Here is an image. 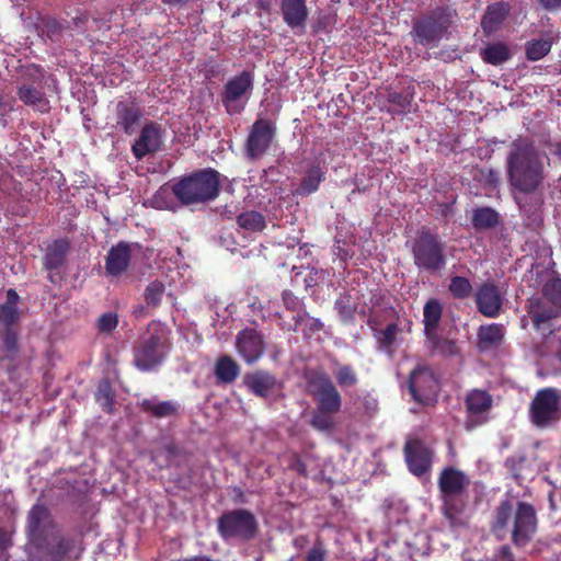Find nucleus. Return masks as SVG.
I'll return each instance as SVG.
<instances>
[{
	"mask_svg": "<svg viewBox=\"0 0 561 561\" xmlns=\"http://www.w3.org/2000/svg\"><path fill=\"white\" fill-rule=\"evenodd\" d=\"M27 561H79L85 550L82 536L61 533L48 506L35 503L26 515Z\"/></svg>",
	"mask_w": 561,
	"mask_h": 561,
	"instance_id": "1",
	"label": "nucleus"
},
{
	"mask_svg": "<svg viewBox=\"0 0 561 561\" xmlns=\"http://www.w3.org/2000/svg\"><path fill=\"white\" fill-rule=\"evenodd\" d=\"M170 193L184 206L209 203L220 193V173L211 168L201 169L181 176L171 188L161 186L153 196L156 206L171 208L167 202Z\"/></svg>",
	"mask_w": 561,
	"mask_h": 561,
	"instance_id": "2",
	"label": "nucleus"
},
{
	"mask_svg": "<svg viewBox=\"0 0 561 561\" xmlns=\"http://www.w3.org/2000/svg\"><path fill=\"white\" fill-rule=\"evenodd\" d=\"M506 174L511 187L523 194H533L542 185L545 167L533 141L518 138L511 144Z\"/></svg>",
	"mask_w": 561,
	"mask_h": 561,
	"instance_id": "3",
	"label": "nucleus"
},
{
	"mask_svg": "<svg viewBox=\"0 0 561 561\" xmlns=\"http://www.w3.org/2000/svg\"><path fill=\"white\" fill-rule=\"evenodd\" d=\"M510 522L512 543L516 548L528 546L538 530L539 520L535 506L525 501H518L515 506L508 499L501 501L490 524V530L496 539L505 538Z\"/></svg>",
	"mask_w": 561,
	"mask_h": 561,
	"instance_id": "4",
	"label": "nucleus"
},
{
	"mask_svg": "<svg viewBox=\"0 0 561 561\" xmlns=\"http://www.w3.org/2000/svg\"><path fill=\"white\" fill-rule=\"evenodd\" d=\"M169 329L152 320L138 336L133 347V365L142 373L156 370L170 351Z\"/></svg>",
	"mask_w": 561,
	"mask_h": 561,
	"instance_id": "5",
	"label": "nucleus"
},
{
	"mask_svg": "<svg viewBox=\"0 0 561 561\" xmlns=\"http://www.w3.org/2000/svg\"><path fill=\"white\" fill-rule=\"evenodd\" d=\"M413 264L420 273L438 275L447 266V243L436 232L420 228L411 241Z\"/></svg>",
	"mask_w": 561,
	"mask_h": 561,
	"instance_id": "6",
	"label": "nucleus"
},
{
	"mask_svg": "<svg viewBox=\"0 0 561 561\" xmlns=\"http://www.w3.org/2000/svg\"><path fill=\"white\" fill-rule=\"evenodd\" d=\"M450 25L449 9L436 7L413 20L410 35L415 44L424 47H435L443 39Z\"/></svg>",
	"mask_w": 561,
	"mask_h": 561,
	"instance_id": "7",
	"label": "nucleus"
},
{
	"mask_svg": "<svg viewBox=\"0 0 561 561\" xmlns=\"http://www.w3.org/2000/svg\"><path fill=\"white\" fill-rule=\"evenodd\" d=\"M528 420L539 430L554 427L561 422V390L553 387L537 390L528 405Z\"/></svg>",
	"mask_w": 561,
	"mask_h": 561,
	"instance_id": "8",
	"label": "nucleus"
},
{
	"mask_svg": "<svg viewBox=\"0 0 561 561\" xmlns=\"http://www.w3.org/2000/svg\"><path fill=\"white\" fill-rule=\"evenodd\" d=\"M217 529L224 540L237 539L249 541L257 533V522L252 512L237 508L226 512L218 517Z\"/></svg>",
	"mask_w": 561,
	"mask_h": 561,
	"instance_id": "9",
	"label": "nucleus"
},
{
	"mask_svg": "<svg viewBox=\"0 0 561 561\" xmlns=\"http://www.w3.org/2000/svg\"><path fill=\"white\" fill-rule=\"evenodd\" d=\"M254 76L251 71L243 70L230 78L224 85L221 102L229 115L240 114L250 99L253 90Z\"/></svg>",
	"mask_w": 561,
	"mask_h": 561,
	"instance_id": "10",
	"label": "nucleus"
},
{
	"mask_svg": "<svg viewBox=\"0 0 561 561\" xmlns=\"http://www.w3.org/2000/svg\"><path fill=\"white\" fill-rule=\"evenodd\" d=\"M307 386L316 402V408L324 411H341L342 396L327 373L317 371L311 374L307 378Z\"/></svg>",
	"mask_w": 561,
	"mask_h": 561,
	"instance_id": "11",
	"label": "nucleus"
},
{
	"mask_svg": "<svg viewBox=\"0 0 561 561\" xmlns=\"http://www.w3.org/2000/svg\"><path fill=\"white\" fill-rule=\"evenodd\" d=\"M409 389L416 402L431 404L436 401L439 382L428 366H417L410 374Z\"/></svg>",
	"mask_w": 561,
	"mask_h": 561,
	"instance_id": "12",
	"label": "nucleus"
},
{
	"mask_svg": "<svg viewBox=\"0 0 561 561\" xmlns=\"http://www.w3.org/2000/svg\"><path fill=\"white\" fill-rule=\"evenodd\" d=\"M493 398L486 390L472 389L465 398L467 431H472L489 421Z\"/></svg>",
	"mask_w": 561,
	"mask_h": 561,
	"instance_id": "13",
	"label": "nucleus"
},
{
	"mask_svg": "<svg viewBox=\"0 0 561 561\" xmlns=\"http://www.w3.org/2000/svg\"><path fill=\"white\" fill-rule=\"evenodd\" d=\"M276 135L275 125L264 118L256 119L249 131L245 141V154L250 160L262 158L270 149Z\"/></svg>",
	"mask_w": 561,
	"mask_h": 561,
	"instance_id": "14",
	"label": "nucleus"
},
{
	"mask_svg": "<svg viewBox=\"0 0 561 561\" xmlns=\"http://www.w3.org/2000/svg\"><path fill=\"white\" fill-rule=\"evenodd\" d=\"M234 346L237 354L247 365L259 362L266 350L264 335L255 328H244L236 335Z\"/></svg>",
	"mask_w": 561,
	"mask_h": 561,
	"instance_id": "15",
	"label": "nucleus"
},
{
	"mask_svg": "<svg viewBox=\"0 0 561 561\" xmlns=\"http://www.w3.org/2000/svg\"><path fill=\"white\" fill-rule=\"evenodd\" d=\"M141 116V107L135 100L118 101L112 113V127L117 133L131 136L137 131Z\"/></svg>",
	"mask_w": 561,
	"mask_h": 561,
	"instance_id": "16",
	"label": "nucleus"
},
{
	"mask_svg": "<svg viewBox=\"0 0 561 561\" xmlns=\"http://www.w3.org/2000/svg\"><path fill=\"white\" fill-rule=\"evenodd\" d=\"M403 453L409 471L412 474L422 477L430 471L434 453L421 439L408 440Z\"/></svg>",
	"mask_w": 561,
	"mask_h": 561,
	"instance_id": "17",
	"label": "nucleus"
},
{
	"mask_svg": "<svg viewBox=\"0 0 561 561\" xmlns=\"http://www.w3.org/2000/svg\"><path fill=\"white\" fill-rule=\"evenodd\" d=\"M162 138L163 129L161 125L154 122L147 123L131 146L134 157L137 160H142L148 154H154L161 149Z\"/></svg>",
	"mask_w": 561,
	"mask_h": 561,
	"instance_id": "18",
	"label": "nucleus"
},
{
	"mask_svg": "<svg viewBox=\"0 0 561 561\" xmlns=\"http://www.w3.org/2000/svg\"><path fill=\"white\" fill-rule=\"evenodd\" d=\"M528 313L534 328L543 336H548L553 332L551 322L560 316L561 308L538 297L530 300Z\"/></svg>",
	"mask_w": 561,
	"mask_h": 561,
	"instance_id": "19",
	"label": "nucleus"
},
{
	"mask_svg": "<svg viewBox=\"0 0 561 561\" xmlns=\"http://www.w3.org/2000/svg\"><path fill=\"white\" fill-rule=\"evenodd\" d=\"M478 311L486 318H496L503 307V297L493 282L481 284L474 294Z\"/></svg>",
	"mask_w": 561,
	"mask_h": 561,
	"instance_id": "20",
	"label": "nucleus"
},
{
	"mask_svg": "<svg viewBox=\"0 0 561 561\" xmlns=\"http://www.w3.org/2000/svg\"><path fill=\"white\" fill-rule=\"evenodd\" d=\"M468 476L454 467L444 468L438 477L440 500L461 499L460 495L469 486Z\"/></svg>",
	"mask_w": 561,
	"mask_h": 561,
	"instance_id": "21",
	"label": "nucleus"
},
{
	"mask_svg": "<svg viewBox=\"0 0 561 561\" xmlns=\"http://www.w3.org/2000/svg\"><path fill=\"white\" fill-rule=\"evenodd\" d=\"M279 8L284 23L297 34L304 33L309 16L307 0H282Z\"/></svg>",
	"mask_w": 561,
	"mask_h": 561,
	"instance_id": "22",
	"label": "nucleus"
},
{
	"mask_svg": "<svg viewBox=\"0 0 561 561\" xmlns=\"http://www.w3.org/2000/svg\"><path fill=\"white\" fill-rule=\"evenodd\" d=\"M131 262V247L126 241L113 245L105 257L106 275L119 277L128 271Z\"/></svg>",
	"mask_w": 561,
	"mask_h": 561,
	"instance_id": "23",
	"label": "nucleus"
},
{
	"mask_svg": "<svg viewBox=\"0 0 561 561\" xmlns=\"http://www.w3.org/2000/svg\"><path fill=\"white\" fill-rule=\"evenodd\" d=\"M467 503L463 499L442 500L440 512L453 531L469 527V516L466 514Z\"/></svg>",
	"mask_w": 561,
	"mask_h": 561,
	"instance_id": "24",
	"label": "nucleus"
},
{
	"mask_svg": "<svg viewBox=\"0 0 561 561\" xmlns=\"http://www.w3.org/2000/svg\"><path fill=\"white\" fill-rule=\"evenodd\" d=\"M243 383L259 398H267L278 386L276 376L263 369L247 374L243 377Z\"/></svg>",
	"mask_w": 561,
	"mask_h": 561,
	"instance_id": "25",
	"label": "nucleus"
},
{
	"mask_svg": "<svg viewBox=\"0 0 561 561\" xmlns=\"http://www.w3.org/2000/svg\"><path fill=\"white\" fill-rule=\"evenodd\" d=\"M16 94L26 106H31L43 114L50 111V103L45 95L43 84L19 83Z\"/></svg>",
	"mask_w": 561,
	"mask_h": 561,
	"instance_id": "26",
	"label": "nucleus"
},
{
	"mask_svg": "<svg viewBox=\"0 0 561 561\" xmlns=\"http://www.w3.org/2000/svg\"><path fill=\"white\" fill-rule=\"evenodd\" d=\"M327 171L328 169L323 161L319 159L310 161L300 180L297 193L299 195H310L317 192L320 184L325 180Z\"/></svg>",
	"mask_w": 561,
	"mask_h": 561,
	"instance_id": "27",
	"label": "nucleus"
},
{
	"mask_svg": "<svg viewBox=\"0 0 561 561\" xmlns=\"http://www.w3.org/2000/svg\"><path fill=\"white\" fill-rule=\"evenodd\" d=\"M511 12L507 2L500 1L488 5L481 20V26L486 34L496 32Z\"/></svg>",
	"mask_w": 561,
	"mask_h": 561,
	"instance_id": "28",
	"label": "nucleus"
},
{
	"mask_svg": "<svg viewBox=\"0 0 561 561\" xmlns=\"http://www.w3.org/2000/svg\"><path fill=\"white\" fill-rule=\"evenodd\" d=\"M504 327L500 323L481 325L478 330L479 351L486 352L500 347L504 340Z\"/></svg>",
	"mask_w": 561,
	"mask_h": 561,
	"instance_id": "29",
	"label": "nucleus"
},
{
	"mask_svg": "<svg viewBox=\"0 0 561 561\" xmlns=\"http://www.w3.org/2000/svg\"><path fill=\"white\" fill-rule=\"evenodd\" d=\"M70 250V242L68 239L54 240L46 249L44 255V267L46 271H55L60 268L67 259Z\"/></svg>",
	"mask_w": 561,
	"mask_h": 561,
	"instance_id": "30",
	"label": "nucleus"
},
{
	"mask_svg": "<svg viewBox=\"0 0 561 561\" xmlns=\"http://www.w3.org/2000/svg\"><path fill=\"white\" fill-rule=\"evenodd\" d=\"M1 340L3 350L5 351V355L1 357V362L3 363L9 360L10 363H13L20 352L18 331L13 327L4 328L1 332ZM15 369L16 366L14 364H10V366L7 367L9 373L14 371Z\"/></svg>",
	"mask_w": 561,
	"mask_h": 561,
	"instance_id": "31",
	"label": "nucleus"
},
{
	"mask_svg": "<svg viewBox=\"0 0 561 561\" xmlns=\"http://www.w3.org/2000/svg\"><path fill=\"white\" fill-rule=\"evenodd\" d=\"M414 94L415 92L413 85L407 87L401 92H389L387 95V102L390 104V107L387 110V112L391 115L405 114L410 110Z\"/></svg>",
	"mask_w": 561,
	"mask_h": 561,
	"instance_id": "32",
	"label": "nucleus"
},
{
	"mask_svg": "<svg viewBox=\"0 0 561 561\" xmlns=\"http://www.w3.org/2000/svg\"><path fill=\"white\" fill-rule=\"evenodd\" d=\"M214 374L218 382L231 383L238 378L240 366L231 356L221 355L216 360Z\"/></svg>",
	"mask_w": 561,
	"mask_h": 561,
	"instance_id": "33",
	"label": "nucleus"
},
{
	"mask_svg": "<svg viewBox=\"0 0 561 561\" xmlns=\"http://www.w3.org/2000/svg\"><path fill=\"white\" fill-rule=\"evenodd\" d=\"M139 407L141 411L157 419L175 416L180 411V404L175 401L154 402L150 399H144L139 403Z\"/></svg>",
	"mask_w": 561,
	"mask_h": 561,
	"instance_id": "34",
	"label": "nucleus"
},
{
	"mask_svg": "<svg viewBox=\"0 0 561 561\" xmlns=\"http://www.w3.org/2000/svg\"><path fill=\"white\" fill-rule=\"evenodd\" d=\"M19 295L15 289H8L5 293V301L0 304V323L4 328L13 327L20 319L18 310Z\"/></svg>",
	"mask_w": 561,
	"mask_h": 561,
	"instance_id": "35",
	"label": "nucleus"
},
{
	"mask_svg": "<svg viewBox=\"0 0 561 561\" xmlns=\"http://www.w3.org/2000/svg\"><path fill=\"white\" fill-rule=\"evenodd\" d=\"M443 316V306L438 299L431 298L428 299L423 309V323H424V332L426 336H432L440 322Z\"/></svg>",
	"mask_w": 561,
	"mask_h": 561,
	"instance_id": "36",
	"label": "nucleus"
},
{
	"mask_svg": "<svg viewBox=\"0 0 561 561\" xmlns=\"http://www.w3.org/2000/svg\"><path fill=\"white\" fill-rule=\"evenodd\" d=\"M471 224L476 230L492 229L500 224V215L491 207H478L472 213Z\"/></svg>",
	"mask_w": 561,
	"mask_h": 561,
	"instance_id": "37",
	"label": "nucleus"
},
{
	"mask_svg": "<svg viewBox=\"0 0 561 561\" xmlns=\"http://www.w3.org/2000/svg\"><path fill=\"white\" fill-rule=\"evenodd\" d=\"M480 55L484 62L500 66L510 59L511 51L506 44L497 42L482 48Z\"/></svg>",
	"mask_w": 561,
	"mask_h": 561,
	"instance_id": "38",
	"label": "nucleus"
},
{
	"mask_svg": "<svg viewBox=\"0 0 561 561\" xmlns=\"http://www.w3.org/2000/svg\"><path fill=\"white\" fill-rule=\"evenodd\" d=\"M399 332V327L397 323H389L386 328L378 332L376 335L378 350L386 353L388 356L392 357L394 354V344L397 341V333Z\"/></svg>",
	"mask_w": 561,
	"mask_h": 561,
	"instance_id": "39",
	"label": "nucleus"
},
{
	"mask_svg": "<svg viewBox=\"0 0 561 561\" xmlns=\"http://www.w3.org/2000/svg\"><path fill=\"white\" fill-rule=\"evenodd\" d=\"M282 300L285 306V308L288 311L294 312V320H295V327L293 328L294 331H297L298 328L301 325L305 316H307L306 311L302 310L304 304L302 301L294 295V293L289 289H285L282 293Z\"/></svg>",
	"mask_w": 561,
	"mask_h": 561,
	"instance_id": "40",
	"label": "nucleus"
},
{
	"mask_svg": "<svg viewBox=\"0 0 561 561\" xmlns=\"http://www.w3.org/2000/svg\"><path fill=\"white\" fill-rule=\"evenodd\" d=\"M19 83H31L42 85L45 79V70L41 65L26 64L22 65L16 70Z\"/></svg>",
	"mask_w": 561,
	"mask_h": 561,
	"instance_id": "41",
	"label": "nucleus"
},
{
	"mask_svg": "<svg viewBox=\"0 0 561 561\" xmlns=\"http://www.w3.org/2000/svg\"><path fill=\"white\" fill-rule=\"evenodd\" d=\"M238 225L248 231L259 232L266 227L265 217L255 210L241 213L237 217Z\"/></svg>",
	"mask_w": 561,
	"mask_h": 561,
	"instance_id": "42",
	"label": "nucleus"
},
{
	"mask_svg": "<svg viewBox=\"0 0 561 561\" xmlns=\"http://www.w3.org/2000/svg\"><path fill=\"white\" fill-rule=\"evenodd\" d=\"M334 366L336 367L333 370L335 380L337 385L342 388H350L354 387L358 382V377L356 374V370L352 365L348 364H340L337 360L333 362Z\"/></svg>",
	"mask_w": 561,
	"mask_h": 561,
	"instance_id": "43",
	"label": "nucleus"
},
{
	"mask_svg": "<svg viewBox=\"0 0 561 561\" xmlns=\"http://www.w3.org/2000/svg\"><path fill=\"white\" fill-rule=\"evenodd\" d=\"M337 412L334 411H324L316 408L310 420V425L319 432H331L335 427L334 415Z\"/></svg>",
	"mask_w": 561,
	"mask_h": 561,
	"instance_id": "44",
	"label": "nucleus"
},
{
	"mask_svg": "<svg viewBox=\"0 0 561 561\" xmlns=\"http://www.w3.org/2000/svg\"><path fill=\"white\" fill-rule=\"evenodd\" d=\"M67 26L55 18H45L42 20V34L51 42H59Z\"/></svg>",
	"mask_w": 561,
	"mask_h": 561,
	"instance_id": "45",
	"label": "nucleus"
},
{
	"mask_svg": "<svg viewBox=\"0 0 561 561\" xmlns=\"http://www.w3.org/2000/svg\"><path fill=\"white\" fill-rule=\"evenodd\" d=\"M448 290L456 299H466L472 294V285L467 277L453 276L450 278Z\"/></svg>",
	"mask_w": 561,
	"mask_h": 561,
	"instance_id": "46",
	"label": "nucleus"
},
{
	"mask_svg": "<svg viewBox=\"0 0 561 561\" xmlns=\"http://www.w3.org/2000/svg\"><path fill=\"white\" fill-rule=\"evenodd\" d=\"M551 46V43L545 39L528 42L526 44V57L528 60L537 61L550 53Z\"/></svg>",
	"mask_w": 561,
	"mask_h": 561,
	"instance_id": "47",
	"label": "nucleus"
},
{
	"mask_svg": "<svg viewBox=\"0 0 561 561\" xmlns=\"http://www.w3.org/2000/svg\"><path fill=\"white\" fill-rule=\"evenodd\" d=\"M22 191V184L9 172L0 174V194L4 197L14 198Z\"/></svg>",
	"mask_w": 561,
	"mask_h": 561,
	"instance_id": "48",
	"label": "nucleus"
},
{
	"mask_svg": "<svg viewBox=\"0 0 561 561\" xmlns=\"http://www.w3.org/2000/svg\"><path fill=\"white\" fill-rule=\"evenodd\" d=\"M427 339L432 342V350L434 352H437L438 354L443 356H454L458 354V346L455 341L438 337L435 332L432 333V336H427Z\"/></svg>",
	"mask_w": 561,
	"mask_h": 561,
	"instance_id": "49",
	"label": "nucleus"
},
{
	"mask_svg": "<svg viewBox=\"0 0 561 561\" xmlns=\"http://www.w3.org/2000/svg\"><path fill=\"white\" fill-rule=\"evenodd\" d=\"M541 298L561 308V279H549L542 287Z\"/></svg>",
	"mask_w": 561,
	"mask_h": 561,
	"instance_id": "50",
	"label": "nucleus"
},
{
	"mask_svg": "<svg viewBox=\"0 0 561 561\" xmlns=\"http://www.w3.org/2000/svg\"><path fill=\"white\" fill-rule=\"evenodd\" d=\"M118 325V314L110 311L101 314L96 320L95 328L101 334H112Z\"/></svg>",
	"mask_w": 561,
	"mask_h": 561,
	"instance_id": "51",
	"label": "nucleus"
},
{
	"mask_svg": "<svg viewBox=\"0 0 561 561\" xmlns=\"http://www.w3.org/2000/svg\"><path fill=\"white\" fill-rule=\"evenodd\" d=\"M165 287L163 283L154 280L149 283L145 290V300L148 306L158 307L161 302Z\"/></svg>",
	"mask_w": 561,
	"mask_h": 561,
	"instance_id": "52",
	"label": "nucleus"
},
{
	"mask_svg": "<svg viewBox=\"0 0 561 561\" xmlns=\"http://www.w3.org/2000/svg\"><path fill=\"white\" fill-rule=\"evenodd\" d=\"M14 529L0 525V554L8 552L14 545Z\"/></svg>",
	"mask_w": 561,
	"mask_h": 561,
	"instance_id": "53",
	"label": "nucleus"
},
{
	"mask_svg": "<svg viewBox=\"0 0 561 561\" xmlns=\"http://www.w3.org/2000/svg\"><path fill=\"white\" fill-rule=\"evenodd\" d=\"M480 182L491 188H496L500 184L499 172L492 168L480 170Z\"/></svg>",
	"mask_w": 561,
	"mask_h": 561,
	"instance_id": "54",
	"label": "nucleus"
},
{
	"mask_svg": "<svg viewBox=\"0 0 561 561\" xmlns=\"http://www.w3.org/2000/svg\"><path fill=\"white\" fill-rule=\"evenodd\" d=\"M288 468L293 471H296L301 477H307L308 474L307 466L298 454H294L291 456Z\"/></svg>",
	"mask_w": 561,
	"mask_h": 561,
	"instance_id": "55",
	"label": "nucleus"
},
{
	"mask_svg": "<svg viewBox=\"0 0 561 561\" xmlns=\"http://www.w3.org/2000/svg\"><path fill=\"white\" fill-rule=\"evenodd\" d=\"M495 561H516L512 548L508 545L501 546L495 554Z\"/></svg>",
	"mask_w": 561,
	"mask_h": 561,
	"instance_id": "56",
	"label": "nucleus"
},
{
	"mask_svg": "<svg viewBox=\"0 0 561 561\" xmlns=\"http://www.w3.org/2000/svg\"><path fill=\"white\" fill-rule=\"evenodd\" d=\"M322 328L323 323L321 322L320 319L308 317L304 331L306 334H314L321 331Z\"/></svg>",
	"mask_w": 561,
	"mask_h": 561,
	"instance_id": "57",
	"label": "nucleus"
},
{
	"mask_svg": "<svg viewBox=\"0 0 561 561\" xmlns=\"http://www.w3.org/2000/svg\"><path fill=\"white\" fill-rule=\"evenodd\" d=\"M99 399L102 397L104 402V410L107 412H112V405H113V393L108 386H106L104 389L100 388L98 392Z\"/></svg>",
	"mask_w": 561,
	"mask_h": 561,
	"instance_id": "58",
	"label": "nucleus"
},
{
	"mask_svg": "<svg viewBox=\"0 0 561 561\" xmlns=\"http://www.w3.org/2000/svg\"><path fill=\"white\" fill-rule=\"evenodd\" d=\"M335 307L339 309V312L342 316L352 317L353 309L345 302L343 298H340L335 301Z\"/></svg>",
	"mask_w": 561,
	"mask_h": 561,
	"instance_id": "59",
	"label": "nucleus"
},
{
	"mask_svg": "<svg viewBox=\"0 0 561 561\" xmlns=\"http://www.w3.org/2000/svg\"><path fill=\"white\" fill-rule=\"evenodd\" d=\"M540 4L549 11L557 10L561 7V0H539Z\"/></svg>",
	"mask_w": 561,
	"mask_h": 561,
	"instance_id": "60",
	"label": "nucleus"
},
{
	"mask_svg": "<svg viewBox=\"0 0 561 561\" xmlns=\"http://www.w3.org/2000/svg\"><path fill=\"white\" fill-rule=\"evenodd\" d=\"M306 541H307L306 537L300 536V537H297L294 539L293 545H294V547L301 549Z\"/></svg>",
	"mask_w": 561,
	"mask_h": 561,
	"instance_id": "61",
	"label": "nucleus"
},
{
	"mask_svg": "<svg viewBox=\"0 0 561 561\" xmlns=\"http://www.w3.org/2000/svg\"><path fill=\"white\" fill-rule=\"evenodd\" d=\"M163 3L165 4H170V5H179V4H184L187 2V0H161Z\"/></svg>",
	"mask_w": 561,
	"mask_h": 561,
	"instance_id": "62",
	"label": "nucleus"
},
{
	"mask_svg": "<svg viewBox=\"0 0 561 561\" xmlns=\"http://www.w3.org/2000/svg\"><path fill=\"white\" fill-rule=\"evenodd\" d=\"M554 153L561 159V141L556 144V151Z\"/></svg>",
	"mask_w": 561,
	"mask_h": 561,
	"instance_id": "63",
	"label": "nucleus"
},
{
	"mask_svg": "<svg viewBox=\"0 0 561 561\" xmlns=\"http://www.w3.org/2000/svg\"><path fill=\"white\" fill-rule=\"evenodd\" d=\"M5 106V102L2 98V95L0 94V108L4 107Z\"/></svg>",
	"mask_w": 561,
	"mask_h": 561,
	"instance_id": "64",
	"label": "nucleus"
}]
</instances>
